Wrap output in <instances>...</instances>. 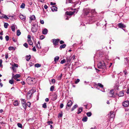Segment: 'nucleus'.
<instances>
[{"instance_id": "f257e3e1", "label": "nucleus", "mask_w": 129, "mask_h": 129, "mask_svg": "<svg viewBox=\"0 0 129 129\" xmlns=\"http://www.w3.org/2000/svg\"><path fill=\"white\" fill-rule=\"evenodd\" d=\"M26 81L29 84H34L36 82L35 78H31L30 77H28L26 79Z\"/></svg>"}, {"instance_id": "f03ea898", "label": "nucleus", "mask_w": 129, "mask_h": 129, "mask_svg": "<svg viewBox=\"0 0 129 129\" xmlns=\"http://www.w3.org/2000/svg\"><path fill=\"white\" fill-rule=\"evenodd\" d=\"M98 67L99 69H104L106 68V66L103 61L100 62L97 64Z\"/></svg>"}, {"instance_id": "7ed1b4c3", "label": "nucleus", "mask_w": 129, "mask_h": 129, "mask_svg": "<svg viewBox=\"0 0 129 129\" xmlns=\"http://www.w3.org/2000/svg\"><path fill=\"white\" fill-rule=\"evenodd\" d=\"M35 92V91H34V90L32 89L29 91H28L27 93V98L28 99H30L32 95L33 94V93Z\"/></svg>"}, {"instance_id": "20e7f679", "label": "nucleus", "mask_w": 129, "mask_h": 129, "mask_svg": "<svg viewBox=\"0 0 129 129\" xmlns=\"http://www.w3.org/2000/svg\"><path fill=\"white\" fill-rule=\"evenodd\" d=\"M38 26L36 24H33L32 27L31 31L33 33L36 32L38 30Z\"/></svg>"}, {"instance_id": "39448f33", "label": "nucleus", "mask_w": 129, "mask_h": 129, "mask_svg": "<svg viewBox=\"0 0 129 129\" xmlns=\"http://www.w3.org/2000/svg\"><path fill=\"white\" fill-rule=\"evenodd\" d=\"M90 10L89 9H87L85 10L84 15L86 16H88L90 17L89 14L90 13Z\"/></svg>"}, {"instance_id": "423d86ee", "label": "nucleus", "mask_w": 129, "mask_h": 129, "mask_svg": "<svg viewBox=\"0 0 129 129\" xmlns=\"http://www.w3.org/2000/svg\"><path fill=\"white\" fill-rule=\"evenodd\" d=\"M59 41V40L58 39H54L52 40V42L53 44L55 45H58L57 44Z\"/></svg>"}, {"instance_id": "0eeeda50", "label": "nucleus", "mask_w": 129, "mask_h": 129, "mask_svg": "<svg viewBox=\"0 0 129 129\" xmlns=\"http://www.w3.org/2000/svg\"><path fill=\"white\" fill-rule=\"evenodd\" d=\"M129 101H124L122 103V105L125 107H127L129 105Z\"/></svg>"}, {"instance_id": "6e6552de", "label": "nucleus", "mask_w": 129, "mask_h": 129, "mask_svg": "<svg viewBox=\"0 0 129 129\" xmlns=\"http://www.w3.org/2000/svg\"><path fill=\"white\" fill-rule=\"evenodd\" d=\"M108 115L110 118H114V113L112 111H111L110 113L108 114Z\"/></svg>"}, {"instance_id": "1a4fd4ad", "label": "nucleus", "mask_w": 129, "mask_h": 129, "mask_svg": "<svg viewBox=\"0 0 129 129\" xmlns=\"http://www.w3.org/2000/svg\"><path fill=\"white\" fill-rule=\"evenodd\" d=\"M75 12V11H67L66 12V14L69 15H71L74 14Z\"/></svg>"}, {"instance_id": "9d476101", "label": "nucleus", "mask_w": 129, "mask_h": 129, "mask_svg": "<svg viewBox=\"0 0 129 129\" xmlns=\"http://www.w3.org/2000/svg\"><path fill=\"white\" fill-rule=\"evenodd\" d=\"M20 18L23 21H25V20L26 16L23 15H21L19 16Z\"/></svg>"}, {"instance_id": "9b49d317", "label": "nucleus", "mask_w": 129, "mask_h": 129, "mask_svg": "<svg viewBox=\"0 0 129 129\" xmlns=\"http://www.w3.org/2000/svg\"><path fill=\"white\" fill-rule=\"evenodd\" d=\"M119 27L121 28H125L126 27V26L122 23H119L118 24Z\"/></svg>"}, {"instance_id": "f8f14e48", "label": "nucleus", "mask_w": 129, "mask_h": 129, "mask_svg": "<svg viewBox=\"0 0 129 129\" xmlns=\"http://www.w3.org/2000/svg\"><path fill=\"white\" fill-rule=\"evenodd\" d=\"M20 77V75L19 74H17L15 75H14L13 74H12V77H13L14 79H16L17 78L19 77Z\"/></svg>"}, {"instance_id": "ddd939ff", "label": "nucleus", "mask_w": 129, "mask_h": 129, "mask_svg": "<svg viewBox=\"0 0 129 129\" xmlns=\"http://www.w3.org/2000/svg\"><path fill=\"white\" fill-rule=\"evenodd\" d=\"M57 95L56 94H54L53 95V97L52 98V100L53 101H54L57 99Z\"/></svg>"}, {"instance_id": "4468645a", "label": "nucleus", "mask_w": 129, "mask_h": 129, "mask_svg": "<svg viewBox=\"0 0 129 129\" xmlns=\"http://www.w3.org/2000/svg\"><path fill=\"white\" fill-rule=\"evenodd\" d=\"M72 104L73 103L72 102L71 100H70L68 102L67 104V105L68 107H70Z\"/></svg>"}, {"instance_id": "2eb2a0df", "label": "nucleus", "mask_w": 129, "mask_h": 129, "mask_svg": "<svg viewBox=\"0 0 129 129\" xmlns=\"http://www.w3.org/2000/svg\"><path fill=\"white\" fill-rule=\"evenodd\" d=\"M51 10L52 11H56L57 10V7L53 6L51 8Z\"/></svg>"}, {"instance_id": "dca6fc26", "label": "nucleus", "mask_w": 129, "mask_h": 129, "mask_svg": "<svg viewBox=\"0 0 129 129\" xmlns=\"http://www.w3.org/2000/svg\"><path fill=\"white\" fill-rule=\"evenodd\" d=\"M124 93L122 91H120L118 95L119 96H124Z\"/></svg>"}, {"instance_id": "f3484780", "label": "nucleus", "mask_w": 129, "mask_h": 129, "mask_svg": "<svg viewBox=\"0 0 129 129\" xmlns=\"http://www.w3.org/2000/svg\"><path fill=\"white\" fill-rule=\"evenodd\" d=\"M71 59L70 57H68L66 58V61L67 62L69 63L70 62Z\"/></svg>"}, {"instance_id": "a211bd4d", "label": "nucleus", "mask_w": 129, "mask_h": 129, "mask_svg": "<svg viewBox=\"0 0 129 129\" xmlns=\"http://www.w3.org/2000/svg\"><path fill=\"white\" fill-rule=\"evenodd\" d=\"M43 33L44 35L46 34L47 33V30L46 28H45L43 31Z\"/></svg>"}, {"instance_id": "6ab92c4d", "label": "nucleus", "mask_w": 129, "mask_h": 129, "mask_svg": "<svg viewBox=\"0 0 129 129\" xmlns=\"http://www.w3.org/2000/svg\"><path fill=\"white\" fill-rule=\"evenodd\" d=\"M90 13L91 14V15L95 14L96 12L94 10H91Z\"/></svg>"}, {"instance_id": "aec40b11", "label": "nucleus", "mask_w": 129, "mask_h": 129, "mask_svg": "<svg viewBox=\"0 0 129 129\" xmlns=\"http://www.w3.org/2000/svg\"><path fill=\"white\" fill-rule=\"evenodd\" d=\"M30 19L33 20H35V15H33L31 16L30 17Z\"/></svg>"}, {"instance_id": "412c9836", "label": "nucleus", "mask_w": 129, "mask_h": 129, "mask_svg": "<svg viewBox=\"0 0 129 129\" xmlns=\"http://www.w3.org/2000/svg\"><path fill=\"white\" fill-rule=\"evenodd\" d=\"M82 107H80L78 109L77 113L79 114L82 111Z\"/></svg>"}, {"instance_id": "4be33fe9", "label": "nucleus", "mask_w": 129, "mask_h": 129, "mask_svg": "<svg viewBox=\"0 0 129 129\" xmlns=\"http://www.w3.org/2000/svg\"><path fill=\"white\" fill-rule=\"evenodd\" d=\"M28 42L29 43V44L31 45H33V42H32V41L31 40V39H28Z\"/></svg>"}, {"instance_id": "5701e85b", "label": "nucleus", "mask_w": 129, "mask_h": 129, "mask_svg": "<svg viewBox=\"0 0 129 129\" xmlns=\"http://www.w3.org/2000/svg\"><path fill=\"white\" fill-rule=\"evenodd\" d=\"M0 17L1 18H4L6 19H9V18L6 15H4L2 17Z\"/></svg>"}, {"instance_id": "b1692460", "label": "nucleus", "mask_w": 129, "mask_h": 129, "mask_svg": "<svg viewBox=\"0 0 129 129\" xmlns=\"http://www.w3.org/2000/svg\"><path fill=\"white\" fill-rule=\"evenodd\" d=\"M78 107V105H75L71 109V111H73L76 108Z\"/></svg>"}, {"instance_id": "393cba45", "label": "nucleus", "mask_w": 129, "mask_h": 129, "mask_svg": "<svg viewBox=\"0 0 129 129\" xmlns=\"http://www.w3.org/2000/svg\"><path fill=\"white\" fill-rule=\"evenodd\" d=\"M18 104V102L17 101H15L13 103V105L15 106H17Z\"/></svg>"}, {"instance_id": "a878e982", "label": "nucleus", "mask_w": 129, "mask_h": 129, "mask_svg": "<svg viewBox=\"0 0 129 129\" xmlns=\"http://www.w3.org/2000/svg\"><path fill=\"white\" fill-rule=\"evenodd\" d=\"M87 120V117H83L82 119V120L84 122H86Z\"/></svg>"}, {"instance_id": "bb28decb", "label": "nucleus", "mask_w": 129, "mask_h": 129, "mask_svg": "<svg viewBox=\"0 0 129 129\" xmlns=\"http://www.w3.org/2000/svg\"><path fill=\"white\" fill-rule=\"evenodd\" d=\"M31 58V56L30 55L27 56L26 57V59L27 61H29Z\"/></svg>"}, {"instance_id": "cd10ccee", "label": "nucleus", "mask_w": 129, "mask_h": 129, "mask_svg": "<svg viewBox=\"0 0 129 129\" xmlns=\"http://www.w3.org/2000/svg\"><path fill=\"white\" fill-rule=\"evenodd\" d=\"M59 58L58 56H56L54 58V61L56 62L58 61L59 59Z\"/></svg>"}, {"instance_id": "c85d7f7f", "label": "nucleus", "mask_w": 129, "mask_h": 129, "mask_svg": "<svg viewBox=\"0 0 129 129\" xmlns=\"http://www.w3.org/2000/svg\"><path fill=\"white\" fill-rule=\"evenodd\" d=\"M66 45L65 44L61 45L60 47V49H61L62 48H64L66 47Z\"/></svg>"}, {"instance_id": "c756f323", "label": "nucleus", "mask_w": 129, "mask_h": 129, "mask_svg": "<svg viewBox=\"0 0 129 129\" xmlns=\"http://www.w3.org/2000/svg\"><path fill=\"white\" fill-rule=\"evenodd\" d=\"M21 34V33L20 31V30H17V35L18 36H19Z\"/></svg>"}, {"instance_id": "7c9ffc66", "label": "nucleus", "mask_w": 129, "mask_h": 129, "mask_svg": "<svg viewBox=\"0 0 129 129\" xmlns=\"http://www.w3.org/2000/svg\"><path fill=\"white\" fill-rule=\"evenodd\" d=\"M35 66L36 67L38 68L41 66L40 64L39 63H37L35 64Z\"/></svg>"}, {"instance_id": "2f4dec72", "label": "nucleus", "mask_w": 129, "mask_h": 129, "mask_svg": "<svg viewBox=\"0 0 129 129\" xmlns=\"http://www.w3.org/2000/svg\"><path fill=\"white\" fill-rule=\"evenodd\" d=\"M24 109L25 110L26 109L27 104L26 103L22 105Z\"/></svg>"}, {"instance_id": "473e14b6", "label": "nucleus", "mask_w": 129, "mask_h": 129, "mask_svg": "<svg viewBox=\"0 0 129 129\" xmlns=\"http://www.w3.org/2000/svg\"><path fill=\"white\" fill-rule=\"evenodd\" d=\"M25 4L24 3H22V4L20 6V8H25Z\"/></svg>"}, {"instance_id": "72a5a7b5", "label": "nucleus", "mask_w": 129, "mask_h": 129, "mask_svg": "<svg viewBox=\"0 0 129 129\" xmlns=\"http://www.w3.org/2000/svg\"><path fill=\"white\" fill-rule=\"evenodd\" d=\"M9 25L8 23H6L4 24V26L5 28H7L8 27V26Z\"/></svg>"}, {"instance_id": "f704fd0d", "label": "nucleus", "mask_w": 129, "mask_h": 129, "mask_svg": "<svg viewBox=\"0 0 129 129\" xmlns=\"http://www.w3.org/2000/svg\"><path fill=\"white\" fill-rule=\"evenodd\" d=\"M17 125L19 127L22 128V124L20 123H18L17 124Z\"/></svg>"}, {"instance_id": "c9c22d12", "label": "nucleus", "mask_w": 129, "mask_h": 129, "mask_svg": "<svg viewBox=\"0 0 129 129\" xmlns=\"http://www.w3.org/2000/svg\"><path fill=\"white\" fill-rule=\"evenodd\" d=\"M98 85L101 88H103V85L100 83H98Z\"/></svg>"}, {"instance_id": "e433bc0d", "label": "nucleus", "mask_w": 129, "mask_h": 129, "mask_svg": "<svg viewBox=\"0 0 129 129\" xmlns=\"http://www.w3.org/2000/svg\"><path fill=\"white\" fill-rule=\"evenodd\" d=\"M87 116L88 117H90L91 115V113L90 112H88L86 113Z\"/></svg>"}, {"instance_id": "4c0bfd02", "label": "nucleus", "mask_w": 129, "mask_h": 129, "mask_svg": "<svg viewBox=\"0 0 129 129\" xmlns=\"http://www.w3.org/2000/svg\"><path fill=\"white\" fill-rule=\"evenodd\" d=\"M21 100V104H22V105L23 104H24L26 103L24 99H22Z\"/></svg>"}, {"instance_id": "58836bf2", "label": "nucleus", "mask_w": 129, "mask_h": 129, "mask_svg": "<svg viewBox=\"0 0 129 129\" xmlns=\"http://www.w3.org/2000/svg\"><path fill=\"white\" fill-rule=\"evenodd\" d=\"M11 29L13 31H15V26L13 25L11 26Z\"/></svg>"}, {"instance_id": "ea45409f", "label": "nucleus", "mask_w": 129, "mask_h": 129, "mask_svg": "<svg viewBox=\"0 0 129 129\" xmlns=\"http://www.w3.org/2000/svg\"><path fill=\"white\" fill-rule=\"evenodd\" d=\"M54 89V86H52L50 88V90L51 91H53Z\"/></svg>"}, {"instance_id": "a19ab883", "label": "nucleus", "mask_w": 129, "mask_h": 129, "mask_svg": "<svg viewBox=\"0 0 129 129\" xmlns=\"http://www.w3.org/2000/svg\"><path fill=\"white\" fill-rule=\"evenodd\" d=\"M43 107L44 108H47L46 104V103H44L43 105Z\"/></svg>"}, {"instance_id": "79ce46f5", "label": "nucleus", "mask_w": 129, "mask_h": 129, "mask_svg": "<svg viewBox=\"0 0 129 129\" xmlns=\"http://www.w3.org/2000/svg\"><path fill=\"white\" fill-rule=\"evenodd\" d=\"M66 62V60L65 59H63V60H61L60 62L61 64H63Z\"/></svg>"}, {"instance_id": "37998d69", "label": "nucleus", "mask_w": 129, "mask_h": 129, "mask_svg": "<svg viewBox=\"0 0 129 129\" xmlns=\"http://www.w3.org/2000/svg\"><path fill=\"white\" fill-rule=\"evenodd\" d=\"M9 82L10 83L12 84H13L14 82L13 80H10L9 81Z\"/></svg>"}, {"instance_id": "c03bdc74", "label": "nucleus", "mask_w": 129, "mask_h": 129, "mask_svg": "<svg viewBox=\"0 0 129 129\" xmlns=\"http://www.w3.org/2000/svg\"><path fill=\"white\" fill-rule=\"evenodd\" d=\"M80 81V80L79 79H77L76 81H75V83L76 84H77Z\"/></svg>"}, {"instance_id": "a18cd8bd", "label": "nucleus", "mask_w": 129, "mask_h": 129, "mask_svg": "<svg viewBox=\"0 0 129 129\" xmlns=\"http://www.w3.org/2000/svg\"><path fill=\"white\" fill-rule=\"evenodd\" d=\"M37 47L38 48H41V46H40V44H37Z\"/></svg>"}, {"instance_id": "49530a36", "label": "nucleus", "mask_w": 129, "mask_h": 129, "mask_svg": "<svg viewBox=\"0 0 129 129\" xmlns=\"http://www.w3.org/2000/svg\"><path fill=\"white\" fill-rule=\"evenodd\" d=\"M24 46H25L26 48H27L28 47V44L27 43H25L23 45Z\"/></svg>"}, {"instance_id": "de8ad7c7", "label": "nucleus", "mask_w": 129, "mask_h": 129, "mask_svg": "<svg viewBox=\"0 0 129 129\" xmlns=\"http://www.w3.org/2000/svg\"><path fill=\"white\" fill-rule=\"evenodd\" d=\"M12 69H13V71L14 72H16V70L15 68V67H12Z\"/></svg>"}, {"instance_id": "09e8293b", "label": "nucleus", "mask_w": 129, "mask_h": 129, "mask_svg": "<svg viewBox=\"0 0 129 129\" xmlns=\"http://www.w3.org/2000/svg\"><path fill=\"white\" fill-rule=\"evenodd\" d=\"M5 39L6 41H8L9 40V37L8 36H6L5 37Z\"/></svg>"}, {"instance_id": "8fccbe9b", "label": "nucleus", "mask_w": 129, "mask_h": 129, "mask_svg": "<svg viewBox=\"0 0 129 129\" xmlns=\"http://www.w3.org/2000/svg\"><path fill=\"white\" fill-rule=\"evenodd\" d=\"M30 103L29 102H28L27 103V105L29 107H30Z\"/></svg>"}, {"instance_id": "3c124183", "label": "nucleus", "mask_w": 129, "mask_h": 129, "mask_svg": "<svg viewBox=\"0 0 129 129\" xmlns=\"http://www.w3.org/2000/svg\"><path fill=\"white\" fill-rule=\"evenodd\" d=\"M114 94H111L110 93H109V96L110 97H113V96L114 95Z\"/></svg>"}, {"instance_id": "603ef678", "label": "nucleus", "mask_w": 129, "mask_h": 129, "mask_svg": "<svg viewBox=\"0 0 129 129\" xmlns=\"http://www.w3.org/2000/svg\"><path fill=\"white\" fill-rule=\"evenodd\" d=\"M12 67H18V65L17 64L15 63L14 65H12Z\"/></svg>"}, {"instance_id": "864d4df0", "label": "nucleus", "mask_w": 129, "mask_h": 129, "mask_svg": "<svg viewBox=\"0 0 129 129\" xmlns=\"http://www.w3.org/2000/svg\"><path fill=\"white\" fill-rule=\"evenodd\" d=\"M32 50L33 51L36 52V49L35 47V46H34L33 48L32 49Z\"/></svg>"}, {"instance_id": "5fc2aeb1", "label": "nucleus", "mask_w": 129, "mask_h": 129, "mask_svg": "<svg viewBox=\"0 0 129 129\" xmlns=\"http://www.w3.org/2000/svg\"><path fill=\"white\" fill-rule=\"evenodd\" d=\"M14 48L13 47H9V49L10 50H11L13 49Z\"/></svg>"}, {"instance_id": "6e6d98bb", "label": "nucleus", "mask_w": 129, "mask_h": 129, "mask_svg": "<svg viewBox=\"0 0 129 129\" xmlns=\"http://www.w3.org/2000/svg\"><path fill=\"white\" fill-rule=\"evenodd\" d=\"M13 41L15 42H16V39L14 37H13L12 38Z\"/></svg>"}, {"instance_id": "4d7b16f0", "label": "nucleus", "mask_w": 129, "mask_h": 129, "mask_svg": "<svg viewBox=\"0 0 129 129\" xmlns=\"http://www.w3.org/2000/svg\"><path fill=\"white\" fill-rule=\"evenodd\" d=\"M62 74H61L58 77V79L59 80H60L61 79V77H62Z\"/></svg>"}, {"instance_id": "13d9d810", "label": "nucleus", "mask_w": 129, "mask_h": 129, "mask_svg": "<svg viewBox=\"0 0 129 129\" xmlns=\"http://www.w3.org/2000/svg\"><path fill=\"white\" fill-rule=\"evenodd\" d=\"M48 123L49 124H52L53 123L52 121H50L48 122Z\"/></svg>"}, {"instance_id": "bf43d9fd", "label": "nucleus", "mask_w": 129, "mask_h": 129, "mask_svg": "<svg viewBox=\"0 0 129 129\" xmlns=\"http://www.w3.org/2000/svg\"><path fill=\"white\" fill-rule=\"evenodd\" d=\"M109 93H110L111 94H114V92L113 91V90H111Z\"/></svg>"}, {"instance_id": "052dcab7", "label": "nucleus", "mask_w": 129, "mask_h": 129, "mask_svg": "<svg viewBox=\"0 0 129 129\" xmlns=\"http://www.w3.org/2000/svg\"><path fill=\"white\" fill-rule=\"evenodd\" d=\"M55 82V80L54 79H52L51 80V82L53 83H54Z\"/></svg>"}, {"instance_id": "680f3d73", "label": "nucleus", "mask_w": 129, "mask_h": 129, "mask_svg": "<svg viewBox=\"0 0 129 129\" xmlns=\"http://www.w3.org/2000/svg\"><path fill=\"white\" fill-rule=\"evenodd\" d=\"M63 106V104H61L60 105V108H62Z\"/></svg>"}, {"instance_id": "e2e57ef3", "label": "nucleus", "mask_w": 129, "mask_h": 129, "mask_svg": "<svg viewBox=\"0 0 129 129\" xmlns=\"http://www.w3.org/2000/svg\"><path fill=\"white\" fill-rule=\"evenodd\" d=\"M8 54H5V58L6 59H7L8 58Z\"/></svg>"}, {"instance_id": "0e129e2a", "label": "nucleus", "mask_w": 129, "mask_h": 129, "mask_svg": "<svg viewBox=\"0 0 129 129\" xmlns=\"http://www.w3.org/2000/svg\"><path fill=\"white\" fill-rule=\"evenodd\" d=\"M44 38V36H41L40 37L41 39H43Z\"/></svg>"}, {"instance_id": "69168bd1", "label": "nucleus", "mask_w": 129, "mask_h": 129, "mask_svg": "<svg viewBox=\"0 0 129 129\" xmlns=\"http://www.w3.org/2000/svg\"><path fill=\"white\" fill-rule=\"evenodd\" d=\"M75 55H73V56L72 57H71V59H72V58L73 59V60H74L75 59Z\"/></svg>"}, {"instance_id": "338daca9", "label": "nucleus", "mask_w": 129, "mask_h": 129, "mask_svg": "<svg viewBox=\"0 0 129 129\" xmlns=\"http://www.w3.org/2000/svg\"><path fill=\"white\" fill-rule=\"evenodd\" d=\"M40 22V23L42 24H44V21L43 20H41Z\"/></svg>"}, {"instance_id": "774afa93", "label": "nucleus", "mask_w": 129, "mask_h": 129, "mask_svg": "<svg viewBox=\"0 0 129 129\" xmlns=\"http://www.w3.org/2000/svg\"><path fill=\"white\" fill-rule=\"evenodd\" d=\"M48 7V6L46 5H45L44 6V8L45 9H47Z\"/></svg>"}]
</instances>
